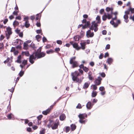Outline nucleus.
Instances as JSON below:
<instances>
[{"instance_id":"nucleus-60","label":"nucleus","mask_w":134,"mask_h":134,"mask_svg":"<svg viewBox=\"0 0 134 134\" xmlns=\"http://www.w3.org/2000/svg\"><path fill=\"white\" fill-rule=\"evenodd\" d=\"M27 131L28 132H31V129L30 127L27 128Z\"/></svg>"},{"instance_id":"nucleus-8","label":"nucleus","mask_w":134,"mask_h":134,"mask_svg":"<svg viewBox=\"0 0 134 134\" xmlns=\"http://www.w3.org/2000/svg\"><path fill=\"white\" fill-rule=\"evenodd\" d=\"M76 57H73L71 58L70 61V63L72 65V67L74 68L78 66V65L77 62L75 61Z\"/></svg>"},{"instance_id":"nucleus-40","label":"nucleus","mask_w":134,"mask_h":134,"mask_svg":"<svg viewBox=\"0 0 134 134\" xmlns=\"http://www.w3.org/2000/svg\"><path fill=\"white\" fill-rule=\"evenodd\" d=\"M82 108L81 105L80 103H79L76 107L77 109H81Z\"/></svg>"},{"instance_id":"nucleus-42","label":"nucleus","mask_w":134,"mask_h":134,"mask_svg":"<svg viewBox=\"0 0 134 134\" xmlns=\"http://www.w3.org/2000/svg\"><path fill=\"white\" fill-rule=\"evenodd\" d=\"M27 44L26 43H24V48L25 49H27Z\"/></svg>"},{"instance_id":"nucleus-20","label":"nucleus","mask_w":134,"mask_h":134,"mask_svg":"<svg viewBox=\"0 0 134 134\" xmlns=\"http://www.w3.org/2000/svg\"><path fill=\"white\" fill-rule=\"evenodd\" d=\"M65 118V116L64 114H61L59 117L60 120L61 121H63L64 120Z\"/></svg>"},{"instance_id":"nucleus-56","label":"nucleus","mask_w":134,"mask_h":134,"mask_svg":"<svg viewBox=\"0 0 134 134\" xmlns=\"http://www.w3.org/2000/svg\"><path fill=\"white\" fill-rule=\"evenodd\" d=\"M103 57V55L102 53H101L99 57V59H102Z\"/></svg>"},{"instance_id":"nucleus-26","label":"nucleus","mask_w":134,"mask_h":134,"mask_svg":"<svg viewBox=\"0 0 134 134\" xmlns=\"http://www.w3.org/2000/svg\"><path fill=\"white\" fill-rule=\"evenodd\" d=\"M97 92L96 91H93L92 93V97H95L97 95Z\"/></svg>"},{"instance_id":"nucleus-2","label":"nucleus","mask_w":134,"mask_h":134,"mask_svg":"<svg viewBox=\"0 0 134 134\" xmlns=\"http://www.w3.org/2000/svg\"><path fill=\"white\" fill-rule=\"evenodd\" d=\"M48 122L47 125L48 127L49 128L51 127L53 130L57 129L59 124V120H57L55 121H54L51 120H49L48 121H45V123L46 124Z\"/></svg>"},{"instance_id":"nucleus-14","label":"nucleus","mask_w":134,"mask_h":134,"mask_svg":"<svg viewBox=\"0 0 134 134\" xmlns=\"http://www.w3.org/2000/svg\"><path fill=\"white\" fill-rule=\"evenodd\" d=\"M70 43L73 46V47L76 50H78L81 49V47L78 46V44L76 43H73L72 41H71Z\"/></svg>"},{"instance_id":"nucleus-41","label":"nucleus","mask_w":134,"mask_h":134,"mask_svg":"<svg viewBox=\"0 0 134 134\" xmlns=\"http://www.w3.org/2000/svg\"><path fill=\"white\" fill-rule=\"evenodd\" d=\"M56 42L57 44L60 45L62 44V41L60 40H57Z\"/></svg>"},{"instance_id":"nucleus-13","label":"nucleus","mask_w":134,"mask_h":134,"mask_svg":"<svg viewBox=\"0 0 134 134\" xmlns=\"http://www.w3.org/2000/svg\"><path fill=\"white\" fill-rule=\"evenodd\" d=\"M90 30H88L86 32V36L88 38L89 37H92L94 35L93 32H91Z\"/></svg>"},{"instance_id":"nucleus-3","label":"nucleus","mask_w":134,"mask_h":134,"mask_svg":"<svg viewBox=\"0 0 134 134\" xmlns=\"http://www.w3.org/2000/svg\"><path fill=\"white\" fill-rule=\"evenodd\" d=\"M96 21H94L92 23V25L90 27V30H94L95 32L97 31L98 28L97 26H98V24H99L101 23L100 17L98 16L96 18Z\"/></svg>"},{"instance_id":"nucleus-17","label":"nucleus","mask_w":134,"mask_h":134,"mask_svg":"<svg viewBox=\"0 0 134 134\" xmlns=\"http://www.w3.org/2000/svg\"><path fill=\"white\" fill-rule=\"evenodd\" d=\"M42 117V115H40L39 116L37 117V120H36V121L37 122V123L36 124H40L41 123V121L40 120Z\"/></svg>"},{"instance_id":"nucleus-36","label":"nucleus","mask_w":134,"mask_h":134,"mask_svg":"<svg viewBox=\"0 0 134 134\" xmlns=\"http://www.w3.org/2000/svg\"><path fill=\"white\" fill-rule=\"evenodd\" d=\"M73 39L74 41H78L79 40V38H78V36H75L73 37Z\"/></svg>"},{"instance_id":"nucleus-6","label":"nucleus","mask_w":134,"mask_h":134,"mask_svg":"<svg viewBox=\"0 0 134 134\" xmlns=\"http://www.w3.org/2000/svg\"><path fill=\"white\" fill-rule=\"evenodd\" d=\"M78 117L80 119L79 120V122L81 124H85L86 122L87 121V119L83 120L84 119L86 118L87 117V114L84 113L82 114H80L78 115Z\"/></svg>"},{"instance_id":"nucleus-16","label":"nucleus","mask_w":134,"mask_h":134,"mask_svg":"<svg viewBox=\"0 0 134 134\" xmlns=\"http://www.w3.org/2000/svg\"><path fill=\"white\" fill-rule=\"evenodd\" d=\"M7 117L8 119L10 120L12 119L14 120V116L12 113H10L7 115Z\"/></svg>"},{"instance_id":"nucleus-30","label":"nucleus","mask_w":134,"mask_h":134,"mask_svg":"<svg viewBox=\"0 0 134 134\" xmlns=\"http://www.w3.org/2000/svg\"><path fill=\"white\" fill-rule=\"evenodd\" d=\"M45 132V129H42L40 132V134H44Z\"/></svg>"},{"instance_id":"nucleus-38","label":"nucleus","mask_w":134,"mask_h":134,"mask_svg":"<svg viewBox=\"0 0 134 134\" xmlns=\"http://www.w3.org/2000/svg\"><path fill=\"white\" fill-rule=\"evenodd\" d=\"M4 48V45L2 43H0V49H2Z\"/></svg>"},{"instance_id":"nucleus-12","label":"nucleus","mask_w":134,"mask_h":134,"mask_svg":"<svg viewBox=\"0 0 134 134\" xmlns=\"http://www.w3.org/2000/svg\"><path fill=\"white\" fill-rule=\"evenodd\" d=\"M53 105H51L49 108L46 110L43 111L42 112V113L44 115H47L50 112L51 109L53 108Z\"/></svg>"},{"instance_id":"nucleus-27","label":"nucleus","mask_w":134,"mask_h":134,"mask_svg":"<svg viewBox=\"0 0 134 134\" xmlns=\"http://www.w3.org/2000/svg\"><path fill=\"white\" fill-rule=\"evenodd\" d=\"M19 24V22L18 21H17L16 20H15L13 22V25L14 26V27H15L16 26L18 25Z\"/></svg>"},{"instance_id":"nucleus-50","label":"nucleus","mask_w":134,"mask_h":134,"mask_svg":"<svg viewBox=\"0 0 134 134\" xmlns=\"http://www.w3.org/2000/svg\"><path fill=\"white\" fill-rule=\"evenodd\" d=\"M104 10L103 9H100V13L101 14H102L104 12Z\"/></svg>"},{"instance_id":"nucleus-44","label":"nucleus","mask_w":134,"mask_h":134,"mask_svg":"<svg viewBox=\"0 0 134 134\" xmlns=\"http://www.w3.org/2000/svg\"><path fill=\"white\" fill-rule=\"evenodd\" d=\"M47 41V39L44 37H43L42 38V41L43 43L46 42Z\"/></svg>"},{"instance_id":"nucleus-37","label":"nucleus","mask_w":134,"mask_h":134,"mask_svg":"<svg viewBox=\"0 0 134 134\" xmlns=\"http://www.w3.org/2000/svg\"><path fill=\"white\" fill-rule=\"evenodd\" d=\"M24 71H22L21 70L19 74V76L21 77L24 74Z\"/></svg>"},{"instance_id":"nucleus-18","label":"nucleus","mask_w":134,"mask_h":134,"mask_svg":"<svg viewBox=\"0 0 134 134\" xmlns=\"http://www.w3.org/2000/svg\"><path fill=\"white\" fill-rule=\"evenodd\" d=\"M81 47V48L83 50H84L85 48L86 42H81L80 43Z\"/></svg>"},{"instance_id":"nucleus-59","label":"nucleus","mask_w":134,"mask_h":134,"mask_svg":"<svg viewBox=\"0 0 134 134\" xmlns=\"http://www.w3.org/2000/svg\"><path fill=\"white\" fill-rule=\"evenodd\" d=\"M90 64L91 66H93L94 65V63L93 62H92L90 63Z\"/></svg>"},{"instance_id":"nucleus-9","label":"nucleus","mask_w":134,"mask_h":134,"mask_svg":"<svg viewBox=\"0 0 134 134\" xmlns=\"http://www.w3.org/2000/svg\"><path fill=\"white\" fill-rule=\"evenodd\" d=\"M21 40L20 39H17L13 41L12 42V44L13 45H17V48H21Z\"/></svg>"},{"instance_id":"nucleus-35","label":"nucleus","mask_w":134,"mask_h":134,"mask_svg":"<svg viewBox=\"0 0 134 134\" xmlns=\"http://www.w3.org/2000/svg\"><path fill=\"white\" fill-rule=\"evenodd\" d=\"M83 69L86 72H88L89 70L88 68L85 66L83 67Z\"/></svg>"},{"instance_id":"nucleus-61","label":"nucleus","mask_w":134,"mask_h":134,"mask_svg":"<svg viewBox=\"0 0 134 134\" xmlns=\"http://www.w3.org/2000/svg\"><path fill=\"white\" fill-rule=\"evenodd\" d=\"M16 19L19 20H20L21 19V17L20 16H18L16 17Z\"/></svg>"},{"instance_id":"nucleus-48","label":"nucleus","mask_w":134,"mask_h":134,"mask_svg":"<svg viewBox=\"0 0 134 134\" xmlns=\"http://www.w3.org/2000/svg\"><path fill=\"white\" fill-rule=\"evenodd\" d=\"M14 88L13 87H12L10 89H8V90L12 93H13L14 91Z\"/></svg>"},{"instance_id":"nucleus-22","label":"nucleus","mask_w":134,"mask_h":134,"mask_svg":"<svg viewBox=\"0 0 134 134\" xmlns=\"http://www.w3.org/2000/svg\"><path fill=\"white\" fill-rule=\"evenodd\" d=\"M71 130L73 131L76 129V126L75 124H72L71 125Z\"/></svg>"},{"instance_id":"nucleus-32","label":"nucleus","mask_w":134,"mask_h":134,"mask_svg":"<svg viewBox=\"0 0 134 134\" xmlns=\"http://www.w3.org/2000/svg\"><path fill=\"white\" fill-rule=\"evenodd\" d=\"M70 130V128L69 127H66L65 128V131L66 133L68 132Z\"/></svg>"},{"instance_id":"nucleus-10","label":"nucleus","mask_w":134,"mask_h":134,"mask_svg":"<svg viewBox=\"0 0 134 134\" xmlns=\"http://www.w3.org/2000/svg\"><path fill=\"white\" fill-rule=\"evenodd\" d=\"M11 28L9 27L6 28V31L5 32L6 36L7 39L10 38V35L12 34Z\"/></svg>"},{"instance_id":"nucleus-51","label":"nucleus","mask_w":134,"mask_h":134,"mask_svg":"<svg viewBox=\"0 0 134 134\" xmlns=\"http://www.w3.org/2000/svg\"><path fill=\"white\" fill-rule=\"evenodd\" d=\"M12 58H11L10 59L9 58H7L6 60H7V61L8 62H12Z\"/></svg>"},{"instance_id":"nucleus-19","label":"nucleus","mask_w":134,"mask_h":134,"mask_svg":"<svg viewBox=\"0 0 134 134\" xmlns=\"http://www.w3.org/2000/svg\"><path fill=\"white\" fill-rule=\"evenodd\" d=\"M113 61V59L111 58H109L107 60V62L109 65H111Z\"/></svg>"},{"instance_id":"nucleus-1","label":"nucleus","mask_w":134,"mask_h":134,"mask_svg":"<svg viewBox=\"0 0 134 134\" xmlns=\"http://www.w3.org/2000/svg\"><path fill=\"white\" fill-rule=\"evenodd\" d=\"M45 55V53L43 52L41 53L36 52L34 55L33 54L30 56L29 62L31 64H32L34 63V60L36 58L37 59L41 58L44 57Z\"/></svg>"},{"instance_id":"nucleus-28","label":"nucleus","mask_w":134,"mask_h":134,"mask_svg":"<svg viewBox=\"0 0 134 134\" xmlns=\"http://www.w3.org/2000/svg\"><path fill=\"white\" fill-rule=\"evenodd\" d=\"M54 51L52 49H50L49 50H47L46 51V53L47 54H50L51 53H53L54 52Z\"/></svg>"},{"instance_id":"nucleus-31","label":"nucleus","mask_w":134,"mask_h":134,"mask_svg":"<svg viewBox=\"0 0 134 134\" xmlns=\"http://www.w3.org/2000/svg\"><path fill=\"white\" fill-rule=\"evenodd\" d=\"M97 99L95 98L93 99L92 101V104L93 105H94L95 103H96L97 102Z\"/></svg>"},{"instance_id":"nucleus-47","label":"nucleus","mask_w":134,"mask_h":134,"mask_svg":"<svg viewBox=\"0 0 134 134\" xmlns=\"http://www.w3.org/2000/svg\"><path fill=\"white\" fill-rule=\"evenodd\" d=\"M130 11L129 9H128V10L125 11V15H128V14H129V12Z\"/></svg>"},{"instance_id":"nucleus-25","label":"nucleus","mask_w":134,"mask_h":134,"mask_svg":"<svg viewBox=\"0 0 134 134\" xmlns=\"http://www.w3.org/2000/svg\"><path fill=\"white\" fill-rule=\"evenodd\" d=\"M41 36L38 35H37L35 37L36 40L38 42H39L41 39Z\"/></svg>"},{"instance_id":"nucleus-39","label":"nucleus","mask_w":134,"mask_h":134,"mask_svg":"<svg viewBox=\"0 0 134 134\" xmlns=\"http://www.w3.org/2000/svg\"><path fill=\"white\" fill-rule=\"evenodd\" d=\"M27 61L26 60H24L22 62V64L23 65H25L27 63Z\"/></svg>"},{"instance_id":"nucleus-53","label":"nucleus","mask_w":134,"mask_h":134,"mask_svg":"<svg viewBox=\"0 0 134 134\" xmlns=\"http://www.w3.org/2000/svg\"><path fill=\"white\" fill-rule=\"evenodd\" d=\"M101 76L103 77H104L105 76V75L104 72H102L100 74Z\"/></svg>"},{"instance_id":"nucleus-57","label":"nucleus","mask_w":134,"mask_h":134,"mask_svg":"<svg viewBox=\"0 0 134 134\" xmlns=\"http://www.w3.org/2000/svg\"><path fill=\"white\" fill-rule=\"evenodd\" d=\"M107 31L105 30H103L102 31V34L103 35H105L106 34Z\"/></svg>"},{"instance_id":"nucleus-54","label":"nucleus","mask_w":134,"mask_h":134,"mask_svg":"<svg viewBox=\"0 0 134 134\" xmlns=\"http://www.w3.org/2000/svg\"><path fill=\"white\" fill-rule=\"evenodd\" d=\"M18 11H14L13 12V14L14 15H18Z\"/></svg>"},{"instance_id":"nucleus-43","label":"nucleus","mask_w":134,"mask_h":134,"mask_svg":"<svg viewBox=\"0 0 134 134\" xmlns=\"http://www.w3.org/2000/svg\"><path fill=\"white\" fill-rule=\"evenodd\" d=\"M104 90L105 88L103 86L100 87L99 88V90L101 91H102Z\"/></svg>"},{"instance_id":"nucleus-46","label":"nucleus","mask_w":134,"mask_h":134,"mask_svg":"<svg viewBox=\"0 0 134 134\" xmlns=\"http://www.w3.org/2000/svg\"><path fill=\"white\" fill-rule=\"evenodd\" d=\"M130 11H131L132 13H134V8H132L130 7L129 9Z\"/></svg>"},{"instance_id":"nucleus-58","label":"nucleus","mask_w":134,"mask_h":134,"mask_svg":"<svg viewBox=\"0 0 134 134\" xmlns=\"http://www.w3.org/2000/svg\"><path fill=\"white\" fill-rule=\"evenodd\" d=\"M55 52L57 53L58 52L60 51V49L59 48H56L55 49Z\"/></svg>"},{"instance_id":"nucleus-52","label":"nucleus","mask_w":134,"mask_h":134,"mask_svg":"<svg viewBox=\"0 0 134 134\" xmlns=\"http://www.w3.org/2000/svg\"><path fill=\"white\" fill-rule=\"evenodd\" d=\"M4 36L3 35H1L0 37V40L1 41L3 40L4 38Z\"/></svg>"},{"instance_id":"nucleus-21","label":"nucleus","mask_w":134,"mask_h":134,"mask_svg":"<svg viewBox=\"0 0 134 134\" xmlns=\"http://www.w3.org/2000/svg\"><path fill=\"white\" fill-rule=\"evenodd\" d=\"M124 21L127 23L129 21L128 16L127 15H125L124 16Z\"/></svg>"},{"instance_id":"nucleus-55","label":"nucleus","mask_w":134,"mask_h":134,"mask_svg":"<svg viewBox=\"0 0 134 134\" xmlns=\"http://www.w3.org/2000/svg\"><path fill=\"white\" fill-rule=\"evenodd\" d=\"M15 31L16 33L19 34L20 32V30H19L17 29L15 30Z\"/></svg>"},{"instance_id":"nucleus-33","label":"nucleus","mask_w":134,"mask_h":134,"mask_svg":"<svg viewBox=\"0 0 134 134\" xmlns=\"http://www.w3.org/2000/svg\"><path fill=\"white\" fill-rule=\"evenodd\" d=\"M23 53L26 56H29V53L28 52V51H26L23 52Z\"/></svg>"},{"instance_id":"nucleus-24","label":"nucleus","mask_w":134,"mask_h":134,"mask_svg":"<svg viewBox=\"0 0 134 134\" xmlns=\"http://www.w3.org/2000/svg\"><path fill=\"white\" fill-rule=\"evenodd\" d=\"M21 55H19L17 59L16 60V62L18 63H20L21 62Z\"/></svg>"},{"instance_id":"nucleus-5","label":"nucleus","mask_w":134,"mask_h":134,"mask_svg":"<svg viewBox=\"0 0 134 134\" xmlns=\"http://www.w3.org/2000/svg\"><path fill=\"white\" fill-rule=\"evenodd\" d=\"M111 18H112V19L110 21V23L113 25L114 27H117L118 25L120 23V21L119 20H117V16H115L114 18L112 17Z\"/></svg>"},{"instance_id":"nucleus-45","label":"nucleus","mask_w":134,"mask_h":134,"mask_svg":"<svg viewBox=\"0 0 134 134\" xmlns=\"http://www.w3.org/2000/svg\"><path fill=\"white\" fill-rule=\"evenodd\" d=\"M36 16H37L36 18V19L37 20H38L40 18L41 16H40L39 14H37L36 15Z\"/></svg>"},{"instance_id":"nucleus-64","label":"nucleus","mask_w":134,"mask_h":134,"mask_svg":"<svg viewBox=\"0 0 134 134\" xmlns=\"http://www.w3.org/2000/svg\"><path fill=\"white\" fill-rule=\"evenodd\" d=\"M130 19L134 21V15L133 16L130 17Z\"/></svg>"},{"instance_id":"nucleus-34","label":"nucleus","mask_w":134,"mask_h":134,"mask_svg":"<svg viewBox=\"0 0 134 134\" xmlns=\"http://www.w3.org/2000/svg\"><path fill=\"white\" fill-rule=\"evenodd\" d=\"M96 85H92L91 86L92 87L94 90H96L97 88V87Z\"/></svg>"},{"instance_id":"nucleus-4","label":"nucleus","mask_w":134,"mask_h":134,"mask_svg":"<svg viewBox=\"0 0 134 134\" xmlns=\"http://www.w3.org/2000/svg\"><path fill=\"white\" fill-rule=\"evenodd\" d=\"M106 10L107 13L106 14L104 13V15L102 16V20L103 21H105L107 18L110 19L112 18L113 9L111 8L107 7Z\"/></svg>"},{"instance_id":"nucleus-23","label":"nucleus","mask_w":134,"mask_h":134,"mask_svg":"<svg viewBox=\"0 0 134 134\" xmlns=\"http://www.w3.org/2000/svg\"><path fill=\"white\" fill-rule=\"evenodd\" d=\"M25 25V27L26 28H28L30 26V24L29 23V21L28 20H27L26 21Z\"/></svg>"},{"instance_id":"nucleus-7","label":"nucleus","mask_w":134,"mask_h":134,"mask_svg":"<svg viewBox=\"0 0 134 134\" xmlns=\"http://www.w3.org/2000/svg\"><path fill=\"white\" fill-rule=\"evenodd\" d=\"M71 75L72 76V79L74 81H75L77 82H79V79L77 77L80 75V73L78 71H75L72 73Z\"/></svg>"},{"instance_id":"nucleus-63","label":"nucleus","mask_w":134,"mask_h":134,"mask_svg":"<svg viewBox=\"0 0 134 134\" xmlns=\"http://www.w3.org/2000/svg\"><path fill=\"white\" fill-rule=\"evenodd\" d=\"M86 24L87 25L88 27H89L90 25V21H87Z\"/></svg>"},{"instance_id":"nucleus-11","label":"nucleus","mask_w":134,"mask_h":134,"mask_svg":"<svg viewBox=\"0 0 134 134\" xmlns=\"http://www.w3.org/2000/svg\"><path fill=\"white\" fill-rule=\"evenodd\" d=\"M102 80V78L100 77H98V78L96 79L94 81V83L96 85H99L101 84Z\"/></svg>"},{"instance_id":"nucleus-62","label":"nucleus","mask_w":134,"mask_h":134,"mask_svg":"<svg viewBox=\"0 0 134 134\" xmlns=\"http://www.w3.org/2000/svg\"><path fill=\"white\" fill-rule=\"evenodd\" d=\"M15 51V48L14 47H12V48L11 49V52H14Z\"/></svg>"},{"instance_id":"nucleus-29","label":"nucleus","mask_w":134,"mask_h":134,"mask_svg":"<svg viewBox=\"0 0 134 134\" xmlns=\"http://www.w3.org/2000/svg\"><path fill=\"white\" fill-rule=\"evenodd\" d=\"M89 85L88 83L86 82L83 86V88L84 89L87 88L88 87Z\"/></svg>"},{"instance_id":"nucleus-15","label":"nucleus","mask_w":134,"mask_h":134,"mask_svg":"<svg viewBox=\"0 0 134 134\" xmlns=\"http://www.w3.org/2000/svg\"><path fill=\"white\" fill-rule=\"evenodd\" d=\"M93 104L90 101H89L86 105V107L87 109H90L92 107Z\"/></svg>"},{"instance_id":"nucleus-49","label":"nucleus","mask_w":134,"mask_h":134,"mask_svg":"<svg viewBox=\"0 0 134 134\" xmlns=\"http://www.w3.org/2000/svg\"><path fill=\"white\" fill-rule=\"evenodd\" d=\"M110 48V45L109 44H107L105 48V49H108Z\"/></svg>"}]
</instances>
